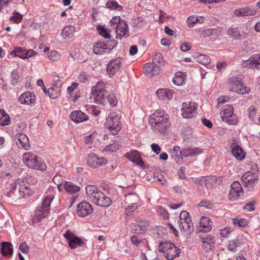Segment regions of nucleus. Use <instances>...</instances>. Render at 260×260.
I'll return each instance as SVG.
<instances>
[{"label":"nucleus","instance_id":"obj_26","mask_svg":"<svg viewBox=\"0 0 260 260\" xmlns=\"http://www.w3.org/2000/svg\"><path fill=\"white\" fill-rule=\"evenodd\" d=\"M1 251L3 256H11L13 252L12 244L8 242H3L2 243Z\"/></svg>","mask_w":260,"mask_h":260},{"label":"nucleus","instance_id":"obj_18","mask_svg":"<svg viewBox=\"0 0 260 260\" xmlns=\"http://www.w3.org/2000/svg\"><path fill=\"white\" fill-rule=\"evenodd\" d=\"M19 101L22 104L30 105L36 103V98L32 92L27 91L19 96Z\"/></svg>","mask_w":260,"mask_h":260},{"label":"nucleus","instance_id":"obj_33","mask_svg":"<svg viewBox=\"0 0 260 260\" xmlns=\"http://www.w3.org/2000/svg\"><path fill=\"white\" fill-rule=\"evenodd\" d=\"M202 242V246L204 248H207V249H211L214 246V238L213 236H208L206 237H201Z\"/></svg>","mask_w":260,"mask_h":260},{"label":"nucleus","instance_id":"obj_40","mask_svg":"<svg viewBox=\"0 0 260 260\" xmlns=\"http://www.w3.org/2000/svg\"><path fill=\"white\" fill-rule=\"evenodd\" d=\"M36 158L37 156L31 153H24L23 154V161L28 167L33 166L32 161Z\"/></svg>","mask_w":260,"mask_h":260},{"label":"nucleus","instance_id":"obj_16","mask_svg":"<svg viewBox=\"0 0 260 260\" xmlns=\"http://www.w3.org/2000/svg\"><path fill=\"white\" fill-rule=\"evenodd\" d=\"M86 193L90 200L95 203L96 201L99 199L100 193H102L100 191L96 186L89 185L86 186Z\"/></svg>","mask_w":260,"mask_h":260},{"label":"nucleus","instance_id":"obj_7","mask_svg":"<svg viewBox=\"0 0 260 260\" xmlns=\"http://www.w3.org/2000/svg\"><path fill=\"white\" fill-rule=\"evenodd\" d=\"M149 122L150 125L157 123L170 122L168 115L164 111L156 110L150 117Z\"/></svg>","mask_w":260,"mask_h":260},{"label":"nucleus","instance_id":"obj_52","mask_svg":"<svg viewBox=\"0 0 260 260\" xmlns=\"http://www.w3.org/2000/svg\"><path fill=\"white\" fill-rule=\"evenodd\" d=\"M121 21L120 16H115L112 19H111L110 23L111 26V29H113L116 27H118V23Z\"/></svg>","mask_w":260,"mask_h":260},{"label":"nucleus","instance_id":"obj_4","mask_svg":"<svg viewBox=\"0 0 260 260\" xmlns=\"http://www.w3.org/2000/svg\"><path fill=\"white\" fill-rule=\"evenodd\" d=\"M12 192L19 197H29L32 191L29 188V184L25 179H18L13 187Z\"/></svg>","mask_w":260,"mask_h":260},{"label":"nucleus","instance_id":"obj_59","mask_svg":"<svg viewBox=\"0 0 260 260\" xmlns=\"http://www.w3.org/2000/svg\"><path fill=\"white\" fill-rule=\"evenodd\" d=\"M185 170V167H182L178 171L177 174L180 179L189 181L186 176Z\"/></svg>","mask_w":260,"mask_h":260},{"label":"nucleus","instance_id":"obj_50","mask_svg":"<svg viewBox=\"0 0 260 260\" xmlns=\"http://www.w3.org/2000/svg\"><path fill=\"white\" fill-rule=\"evenodd\" d=\"M222 121L229 125H236L238 122V119L235 115H233L230 118H226Z\"/></svg>","mask_w":260,"mask_h":260},{"label":"nucleus","instance_id":"obj_35","mask_svg":"<svg viewBox=\"0 0 260 260\" xmlns=\"http://www.w3.org/2000/svg\"><path fill=\"white\" fill-rule=\"evenodd\" d=\"M139 197L136 193H129L125 197V202L127 205H139Z\"/></svg>","mask_w":260,"mask_h":260},{"label":"nucleus","instance_id":"obj_29","mask_svg":"<svg viewBox=\"0 0 260 260\" xmlns=\"http://www.w3.org/2000/svg\"><path fill=\"white\" fill-rule=\"evenodd\" d=\"M200 225L203 228L202 231L206 232L211 230L213 225V222L209 217L202 216L201 218Z\"/></svg>","mask_w":260,"mask_h":260},{"label":"nucleus","instance_id":"obj_56","mask_svg":"<svg viewBox=\"0 0 260 260\" xmlns=\"http://www.w3.org/2000/svg\"><path fill=\"white\" fill-rule=\"evenodd\" d=\"M11 83L13 85H15L18 83L19 79V76L18 75V72L17 70H14L11 73Z\"/></svg>","mask_w":260,"mask_h":260},{"label":"nucleus","instance_id":"obj_57","mask_svg":"<svg viewBox=\"0 0 260 260\" xmlns=\"http://www.w3.org/2000/svg\"><path fill=\"white\" fill-rule=\"evenodd\" d=\"M231 189L235 190L240 193H242V188L240 183L238 181H234L231 185Z\"/></svg>","mask_w":260,"mask_h":260},{"label":"nucleus","instance_id":"obj_51","mask_svg":"<svg viewBox=\"0 0 260 260\" xmlns=\"http://www.w3.org/2000/svg\"><path fill=\"white\" fill-rule=\"evenodd\" d=\"M22 19V15L18 12H14L13 15L10 17V20L14 23H19L21 22Z\"/></svg>","mask_w":260,"mask_h":260},{"label":"nucleus","instance_id":"obj_44","mask_svg":"<svg viewBox=\"0 0 260 260\" xmlns=\"http://www.w3.org/2000/svg\"><path fill=\"white\" fill-rule=\"evenodd\" d=\"M25 50L20 47H16L11 52V54L14 56H18L21 58L25 59Z\"/></svg>","mask_w":260,"mask_h":260},{"label":"nucleus","instance_id":"obj_63","mask_svg":"<svg viewBox=\"0 0 260 260\" xmlns=\"http://www.w3.org/2000/svg\"><path fill=\"white\" fill-rule=\"evenodd\" d=\"M239 242L238 240H233L230 241L228 247L231 251H235L238 245Z\"/></svg>","mask_w":260,"mask_h":260},{"label":"nucleus","instance_id":"obj_58","mask_svg":"<svg viewBox=\"0 0 260 260\" xmlns=\"http://www.w3.org/2000/svg\"><path fill=\"white\" fill-rule=\"evenodd\" d=\"M48 57L51 60L55 61L59 59L60 55L57 51H53L48 54Z\"/></svg>","mask_w":260,"mask_h":260},{"label":"nucleus","instance_id":"obj_10","mask_svg":"<svg viewBox=\"0 0 260 260\" xmlns=\"http://www.w3.org/2000/svg\"><path fill=\"white\" fill-rule=\"evenodd\" d=\"M87 163L89 166L96 168L98 166L106 165L107 160L104 157H99L95 154L91 153L88 155Z\"/></svg>","mask_w":260,"mask_h":260},{"label":"nucleus","instance_id":"obj_9","mask_svg":"<svg viewBox=\"0 0 260 260\" xmlns=\"http://www.w3.org/2000/svg\"><path fill=\"white\" fill-rule=\"evenodd\" d=\"M230 90L234 92L243 94L248 93L249 88L244 86L241 81L237 79H233L231 80L230 83Z\"/></svg>","mask_w":260,"mask_h":260},{"label":"nucleus","instance_id":"obj_34","mask_svg":"<svg viewBox=\"0 0 260 260\" xmlns=\"http://www.w3.org/2000/svg\"><path fill=\"white\" fill-rule=\"evenodd\" d=\"M234 113V108L230 105H226L222 108V110L220 112V117L222 120L226 118H230Z\"/></svg>","mask_w":260,"mask_h":260},{"label":"nucleus","instance_id":"obj_62","mask_svg":"<svg viewBox=\"0 0 260 260\" xmlns=\"http://www.w3.org/2000/svg\"><path fill=\"white\" fill-rule=\"evenodd\" d=\"M255 204V201H252L248 203L244 207L245 211L251 212L254 210V205Z\"/></svg>","mask_w":260,"mask_h":260},{"label":"nucleus","instance_id":"obj_24","mask_svg":"<svg viewBox=\"0 0 260 260\" xmlns=\"http://www.w3.org/2000/svg\"><path fill=\"white\" fill-rule=\"evenodd\" d=\"M71 119L76 123H80L88 120V116L81 111H75L71 113Z\"/></svg>","mask_w":260,"mask_h":260},{"label":"nucleus","instance_id":"obj_8","mask_svg":"<svg viewBox=\"0 0 260 260\" xmlns=\"http://www.w3.org/2000/svg\"><path fill=\"white\" fill-rule=\"evenodd\" d=\"M197 105L194 103H183L181 109L182 115L185 118H191L197 114Z\"/></svg>","mask_w":260,"mask_h":260},{"label":"nucleus","instance_id":"obj_45","mask_svg":"<svg viewBox=\"0 0 260 260\" xmlns=\"http://www.w3.org/2000/svg\"><path fill=\"white\" fill-rule=\"evenodd\" d=\"M99 34L105 39H110L111 35H110L109 31L111 30L110 28L109 31H108L106 28L102 25H98L96 28Z\"/></svg>","mask_w":260,"mask_h":260},{"label":"nucleus","instance_id":"obj_36","mask_svg":"<svg viewBox=\"0 0 260 260\" xmlns=\"http://www.w3.org/2000/svg\"><path fill=\"white\" fill-rule=\"evenodd\" d=\"M60 88L61 86H58L56 84L49 88L48 93L49 97L53 99H56L60 95Z\"/></svg>","mask_w":260,"mask_h":260},{"label":"nucleus","instance_id":"obj_43","mask_svg":"<svg viewBox=\"0 0 260 260\" xmlns=\"http://www.w3.org/2000/svg\"><path fill=\"white\" fill-rule=\"evenodd\" d=\"M106 7L110 9L115 10L118 11L122 10V7L119 5L115 0H109L106 4Z\"/></svg>","mask_w":260,"mask_h":260},{"label":"nucleus","instance_id":"obj_47","mask_svg":"<svg viewBox=\"0 0 260 260\" xmlns=\"http://www.w3.org/2000/svg\"><path fill=\"white\" fill-rule=\"evenodd\" d=\"M233 224L235 225H237L239 227L241 228H245L248 223L247 220L245 218H242L240 219L235 218L233 219Z\"/></svg>","mask_w":260,"mask_h":260},{"label":"nucleus","instance_id":"obj_19","mask_svg":"<svg viewBox=\"0 0 260 260\" xmlns=\"http://www.w3.org/2000/svg\"><path fill=\"white\" fill-rule=\"evenodd\" d=\"M16 139L18 141L17 145L19 147L28 150L30 147L29 139L26 135L23 133H18L15 136Z\"/></svg>","mask_w":260,"mask_h":260},{"label":"nucleus","instance_id":"obj_20","mask_svg":"<svg viewBox=\"0 0 260 260\" xmlns=\"http://www.w3.org/2000/svg\"><path fill=\"white\" fill-rule=\"evenodd\" d=\"M186 220L179 221V228L180 230L186 234H190L193 231V223L191 218H187Z\"/></svg>","mask_w":260,"mask_h":260},{"label":"nucleus","instance_id":"obj_11","mask_svg":"<svg viewBox=\"0 0 260 260\" xmlns=\"http://www.w3.org/2000/svg\"><path fill=\"white\" fill-rule=\"evenodd\" d=\"M227 34L229 37L235 40H240L244 39L245 36V32L242 30L241 27H230L227 30Z\"/></svg>","mask_w":260,"mask_h":260},{"label":"nucleus","instance_id":"obj_5","mask_svg":"<svg viewBox=\"0 0 260 260\" xmlns=\"http://www.w3.org/2000/svg\"><path fill=\"white\" fill-rule=\"evenodd\" d=\"M106 126L110 133L115 135L121 129L120 117L117 115L115 113H112L107 118Z\"/></svg>","mask_w":260,"mask_h":260},{"label":"nucleus","instance_id":"obj_15","mask_svg":"<svg viewBox=\"0 0 260 260\" xmlns=\"http://www.w3.org/2000/svg\"><path fill=\"white\" fill-rule=\"evenodd\" d=\"M93 211L92 206L87 202H82L77 206V213L81 217H85Z\"/></svg>","mask_w":260,"mask_h":260},{"label":"nucleus","instance_id":"obj_1","mask_svg":"<svg viewBox=\"0 0 260 260\" xmlns=\"http://www.w3.org/2000/svg\"><path fill=\"white\" fill-rule=\"evenodd\" d=\"M92 95L94 96V103L97 104H106L109 103L111 107H115L118 103L116 95L110 93L106 89L104 82L99 81L91 88Z\"/></svg>","mask_w":260,"mask_h":260},{"label":"nucleus","instance_id":"obj_42","mask_svg":"<svg viewBox=\"0 0 260 260\" xmlns=\"http://www.w3.org/2000/svg\"><path fill=\"white\" fill-rule=\"evenodd\" d=\"M10 122V118L8 115L3 109H0V125L2 126L8 125Z\"/></svg>","mask_w":260,"mask_h":260},{"label":"nucleus","instance_id":"obj_53","mask_svg":"<svg viewBox=\"0 0 260 260\" xmlns=\"http://www.w3.org/2000/svg\"><path fill=\"white\" fill-rule=\"evenodd\" d=\"M240 193H241L235 191V190L231 189L229 194V199L231 201H235L239 197Z\"/></svg>","mask_w":260,"mask_h":260},{"label":"nucleus","instance_id":"obj_12","mask_svg":"<svg viewBox=\"0 0 260 260\" xmlns=\"http://www.w3.org/2000/svg\"><path fill=\"white\" fill-rule=\"evenodd\" d=\"M64 238L68 240L69 245L71 249L76 248L77 246H81L83 244V241L79 238L76 237L70 231H68L64 234Z\"/></svg>","mask_w":260,"mask_h":260},{"label":"nucleus","instance_id":"obj_23","mask_svg":"<svg viewBox=\"0 0 260 260\" xmlns=\"http://www.w3.org/2000/svg\"><path fill=\"white\" fill-rule=\"evenodd\" d=\"M125 157L131 161L137 164L140 166H144V162L140 157L137 151H133L127 152L125 155Z\"/></svg>","mask_w":260,"mask_h":260},{"label":"nucleus","instance_id":"obj_21","mask_svg":"<svg viewBox=\"0 0 260 260\" xmlns=\"http://www.w3.org/2000/svg\"><path fill=\"white\" fill-rule=\"evenodd\" d=\"M256 11L248 7L240 8L234 11V14L237 17H247L253 16Z\"/></svg>","mask_w":260,"mask_h":260},{"label":"nucleus","instance_id":"obj_37","mask_svg":"<svg viewBox=\"0 0 260 260\" xmlns=\"http://www.w3.org/2000/svg\"><path fill=\"white\" fill-rule=\"evenodd\" d=\"M151 125L155 131L161 134H165L167 132L168 128L170 127V123L162 122L161 123L151 124Z\"/></svg>","mask_w":260,"mask_h":260},{"label":"nucleus","instance_id":"obj_22","mask_svg":"<svg viewBox=\"0 0 260 260\" xmlns=\"http://www.w3.org/2000/svg\"><path fill=\"white\" fill-rule=\"evenodd\" d=\"M114 30H115L116 33V38L118 39H121L128 32L127 24L125 21L121 20L119 23H118V27H116Z\"/></svg>","mask_w":260,"mask_h":260},{"label":"nucleus","instance_id":"obj_48","mask_svg":"<svg viewBox=\"0 0 260 260\" xmlns=\"http://www.w3.org/2000/svg\"><path fill=\"white\" fill-rule=\"evenodd\" d=\"M120 147V146L116 144H111L107 146L104 149V151L108 152H115L118 150Z\"/></svg>","mask_w":260,"mask_h":260},{"label":"nucleus","instance_id":"obj_64","mask_svg":"<svg viewBox=\"0 0 260 260\" xmlns=\"http://www.w3.org/2000/svg\"><path fill=\"white\" fill-rule=\"evenodd\" d=\"M212 29H206L202 31L200 34L201 38H208L212 36Z\"/></svg>","mask_w":260,"mask_h":260},{"label":"nucleus","instance_id":"obj_41","mask_svg":"<svg viewBox=\"0 0 260 260\" xmlns=\"http://www.w3.org/2000/svg\"><path fill=\"white\" fill-rule=\"evenodd\" d=\"M65 190L67 192L70 193H74L78 192L80 190V187L71 182H67L64 185Z\"/></svg>","mask_w":260,"mask_h":260},{"label":"nucleus","instance_id":"obj_2","mask_svg":"<svg viewBox=\"0 0 260 260\" xmlns=\"http://www.w3.org/2000/svg\"><path fill=\"white\" fill-rule=\"evenodd\" d=\"M53 199V196L48 195L43 200L41 205L37 208L35 216L32 219V222L34 223L39 222L47 216L50 210V205Z\"/></svg>","mask_w":260,"mask_h":260},{"label":"nucleus","instance_id":"obj_27","mask_svg":"<svg viewBox=\"0 0 260 260\" xmlns=\"http://www.w3.org/2000/svg\"><path fill=\"white\" fill-rule=\"evenodd\" d=\"M233 155L238 160H242L245 157V153L242 149L237 144H233L231 146Z\"/></svg>","mask_w":260,"mask_h":260},{"label":"nucleus","instance_id":"obj_60","mask_svg":"<svg viewBox=\"0 0 260 260\" xmlns=\"http://www.w3.org/2000/svg\"><path fill=\"white\" fill-rule=\"evenodd\" d=\"M184 78L183 77H180L177 74L175 77L173 79L172 81L173 83L178 86L182 85L183 83Z\"/></svg>","mask_w":260,"mask_h":260},{"label":"nucleus","instance_id":"obj_55","mask_svg":"<svg viewBox=\"0 0 260 260\" xmlns=\"http://www.w3.org/2000/svg\"><path fill=\"white\" fill-rule=\"evenodd\" d=\"M157 212L161 215L164 219L168 218L169 213L168 211L161 206H157L156 207Z\"/></svg>","mask_w":260,"mask_h":260},{"label":"nucleus","instance_id":"obj_46","mask_svg":"<svg viewBox=\"0 0 260 260\" xmlns=\"http://www.w3.org/2000/svg\"><path fill=\"white\" fill-rule=\"evenodd\" d=\"M196 57L197 61L204 65L208 64L210 62V58L207 55L200 54L198 55Z\"/></svg>","mask_w":260,"mask_h":260},{"label":"nucleus","instance_id":"obj_30","mask_svg":"<svg viewBox=\"0 0 260 260\" xmlns=\"http://www.w3.org/2000/svg\"><path fill=\"white\" fill-rule=\"evenodd\" d=\"M182 150H180V147L177 146H174L171 154L172 159L177 163H181L182 161Z\"/></svg>","mask_w":260,"mask_h":260},{"label":"nucleus","instance_id":"obj_31","mask_svg":"<svg viewBox=\"0 0 260 260\" xmlns=\"http://www.w3.org/2000/svg\"><path fill=\"white\" fill-rule=\"evenodd\" d=\"M99 199L96 201L95 203L96 205L99 206L107 207L110 205L111 203V199L105 196L103 192L100 193Z\"/></svg>","mask_w":260,"mask_h":260},{"label":"nucleus","instance_id":"obj_14","mask_svg":"<svg viewBox=\"0 0 260 260\" xmlns=\"http://www.w3.org/2000/svg\"><path fill=\"white\" fill-rule=\"evenodd\" d=\"M160 71V67L154 62L146 63L143 68V73L146 76L152 77L158 75Z\"/></svg>","mask_w":260,"mask_h":260},{"label":"nucleus","instance_id":"obj_49","mask_svg":"<svg viewBox=\"0 0 260 260\" xmlns=\"http://www.w3.org/2000/svg\"><path fill=\"white\" fill-rule=\"evenodd\" d=\"M153 62H154L155 63L157 62L160 65L165 64V60L163 56L160 53H157L154 55L153 58Z\"/></svg>","mask_w":260,"mask_h":260},{"label":"nucleus","instance_id":"obj_3","mask_svg":"<svg viewBox=\"0 0 260 260\" xmlns=\"http://www.w3.org/2000/svg\"><path fill=\"white\" fill-rule=\"evenodd\" d=\"M158 251L162 252L165 257L168 260H173L179 256L180 249L174 244L170 242H161L158 245Z\"/></svg>","mask_w":260,"mask_h":260},{"label":"nucleus","instance_id":"obj_13","mask_svg":"<svg viewBox=\"0 0 260 260\" xmlns=\"http://www.w3.org/2000/svg\"><path fill=\"white\" fill-rule=\"evenodd\" d=\"M242 65L244 68L260 69V54L253 55L248 59L243 60Z\"/></svg>","mask_w":260,"mask_h":260},{"label":"nucleus","instance_id":"obj_61","mask_svg":"<svg viewBox=\"0 0 260 260\" xmlns=\"http://www.w3.org/2000/svg\"><path fill=\"white\" fill-rule=\"evenodd\" d=\"M198 21L199 19L197 17L190 16L188 18L187 20L188 26L190 27H192Z\"/></svg>","mask_w":260,"mask_h":260},{"label":"nucleus","instance_id":"obj_54","mask_svg":"<svg viewBox=\"0 0 260 260\" xmlns=\"http://www.w3.org/2000/svg\"><path fill=\"white\" fill-rule=\"evenodd\" d=\"M138 206L139 205H127L125 208L126 215H131L132 212H134L136 210H137Z\"/></svg>","mask_w":260,"mask_h":260},{"label":"nucleus","instance_id":"obj_25","mask_svg":"<svg viewBox=\"0 0 260 260\" xmlns=\"http://www.w3.org/2000/svg\"><path fill=\"white\" fill-rule=\"evenodd\" d=\"M205 182L206 187L208 188H211L220 184L221 182V178L220 177L211 176L206 178Z\"/></svg>","mask_w":260,"mask_h":260},{"label":"nucleus","instance_id":"obj_17","mask_svg":"<svg viewBox=\"0 0 260 260\" xmlns=\"http://www.w3.org/2000/svg\"><path fill=\"white\" fill-rule=\"evenodd\" d=\"M257 179L258 175L251 172H246L241 177V180L245 187H252L254 182Z\"/></svg>","mask_w":260,"mask_h":260},{"label":"nucleus","instance_id":"obj_39","mask_svg":"<svg viewBox=\"0 0 260 260\" xmlns=\"http://www.w3.org/2000/svg\"><path fill=\"white\" fill-rule=\"evenodd\" d=\"M76 28L72 25L66 26L63 27L61 35L64 38H71L72 37L73 34L75 32Z\"/></svg>","mask_w":260,"mask_h":260},{"label":"nucleus","instance_id":"obj_32","mask_svg":"<svg viewBox=\"0 0 260 260\" xmlns=\"http://www.w3.org/2000/svg\"><path fill=\"white\" fill-rule=\"evenodd\" d=\"M32 163L33 164V166L28 167L29 168L41 171H44L46 169L47 167L46 164L44 162H42L40 157L37 156V158H34L32 161Z\"/></svg>","mask_w":260,"mask_h":260},{"label":"nucleus","instance_id":"obj_28","mask_svg":"<svg viewBox=\"0 0 260 260\" xmlns=\"http://www.w3.org/2000/svg\"><path fill=\"white\" fill-rule=\"evenodd\" d=\"M106 41L96 43L93 47V52L95 54H103L107 53Z\"/></svg>","mask_w":260,"mask_h":260},{"label":"nucleus","instance_id":"obj_6","mask_svg":"<svg viewBox=\"0 0 260 260\" xmlns=\"http://www.w3.org/2000/svg\"><path fill=\"white\" fill-rule=\"evenodd\" d=\"M123 58L120 57L111 60L107 67V72L109 76H113L120 72L123 67Z\"/></svg>","mask_w":260,"mask_h":260},{"label":"nucleus","instance_id":"obj_38","mask_svg":"<svg viewBox=\"0 0 260 260\" xmlns=\"http://www.w3.org/2000/svg\"><path fill=\"white\" fill-rule=\"evenodd\" d=\"M201 149L195 147V148H189L187 149H184L182 150V156L184 157L188 156H193L196 154H200L202 152Z\"/></svg>","mask_w":260,"mask_h":260}]
</instances>
